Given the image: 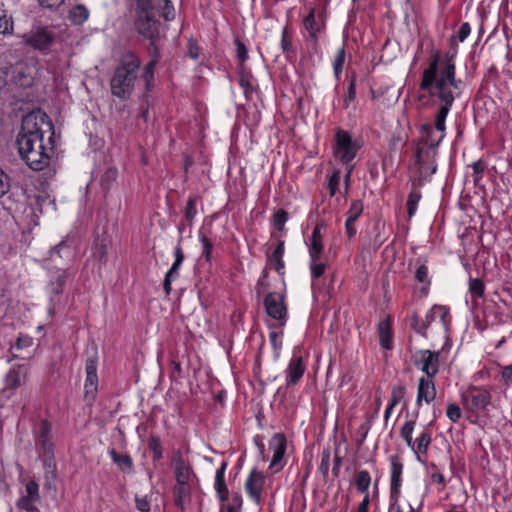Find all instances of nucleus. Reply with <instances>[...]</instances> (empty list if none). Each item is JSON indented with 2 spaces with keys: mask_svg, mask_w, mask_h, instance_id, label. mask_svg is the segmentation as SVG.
<instances>
[{
  "mask_svg": "<svg viewBox=\"0 0 512 512\" xmlns=\"http://www.w3.org/2000/svg\"><path fill=\"white\" fill-rule=\"evenodd\" d=\"M379 342L382 348L390 350L393 347L392 330L388 320H383L378 325Z\"/></svg>",
  "mask_w": 512,
  "mask_h": 512,
  "instance_id": "28",
  "label": "nucleus"
},
{
  "mask_svg": "<svg viewBox=\"0 0 512 512\" xmlns=\"http://www.w3.org/2000/svg\"><path fill=\"white\" fill-rule=\"evenodd\" d=\"M463 408L477 416L491 403L490 392L483 387L470 386L461 394Z\"/></svg>",
  "mask_w": 512,
  "mask_h": 512,
  "instance_id": "5",
  "label": "nucleus"
},
{
  "mask_svg": "<svg viewBox=\"0 0 512 512\" xmlns=\"http://www.w3.org/2000/svg\"><path fill=\"white\" fill-rule=\"evenodd\" d=\"M54 35L46 28H37L23 35V42L38 50L47 49L53 42Z\"/></svg>",
  "mask_w": 512,
  "mask_h": 512,
  "instance_id": "13",
  "label": "nucleus"
},
{
  "mask_svg": "<svg viewBox=\"0 0 512 512\" xmlns=\"http://www.w3.org/2000/svg\"><path fill=\"white\" fill-rule=\"evenodd\" d=\"M40 502L36 500H32L30 498H26L25 496L21 495V497L16 502V507L18 509L24 510L26 512H40L37 504Z\"/></svg>",
  "mask_w": 512,
  "mask_h": 512,
  "instance_id": "39",
  "label": "nucleus"
},
{
  "mask_svg": "<svg viewBox=\"0 0 512 512\" xmlns=\"http://www.w3.org/2000/svg\"><path fill=\"white\" fill-rule=\"evenodd\" d=\"M415 425L416 420L406 421L400 430V436L407 446L416 454V439L412 437Z\"/></svg>",
  "mask_w": 512,
  "mask_h": 512,
  "instance_id": "30",
  "label": "nucleus"
},
{
  "mask_svg": "<svg viewBox=\"0 0 512 512\" xmlns=\"http://www.w3.org/2000/svg\"><path fill=\"white\" fill-rule=\"evenodd\" d=\"M197 200H198L197 196H189L186 206H185L184 216L189 225H192L194 218L197 214V209H196Z\"/></svg>",
  "mask_w": 512,
  "mask_h": 512,
  "instance_id": "38",
  "label": "nucleus"
},
{
  "mask_svg": "<svg viewBox=\"0 0 512 512\" xmlns=\"http://www.w3.org/2000/svg\"><path fill=\"white\" fill-rule=\"evenodd\" d=\"M363 212V203L361 200H354L346 215L348 219L357 221Z\"/></svg>",
  "mask_w": 512,
  "mask_h": 512,
  "instance_id": "45",
  "label": "nucleus"
},
{
  "mask_svg": "<svg viewBox=\"0 0 512 512\" xmlns=\"http://www.w3.org/2000/svg\"><path fill=\"white\" fill-rule=\"evenodd\" d=\"M13 31V21L8 17L5 11L0 14V35L11 34Z\"/></svg>",
  "mask_w": 512,
  "mask_h": 512,
  "instance_id": "46",
  "label": "nucleus"
},
{
  "mask_svg": "<svg viewBox=\"0 0 512 512\" xmlns=\"http://www.w3.org/2000/svg\"><path fill=\"white\" fill-rule=\"evenodd\" d=\"M141 60L134 52L125 53L110 79V89L113 96L127 100L134 91L138 79Z\"/></svg>",
  "mask_w": 512,
  "mask_h": 512,
  "instance_id": "3",
  "label": "nucleus"
},
{
  "mask_svg": "<svg viewBox=\"0 0 512 512\" xmlns=\"http://www.w3.org/2000/svg\"><path fill=\"white\" fill-rule=\"evenodd\" d=\"M415 279L420 283L430 285V279L428 277V267L425 264L418 266L415 272Z\"/></svg>",
  "mask_w": 512,
  "mask_h": 512,
  "instance_id": "56",
  "label": "nucleus"
},
{
  "mask_svg": "<svg viewBox=\"0 0 512 512\" xmlns=\"http://www.w3.org/2000/svg\"><path fill=\"white\" fill-rule=\"evenodd\" d=\"M10 190V177L0 168V198Z\"/></svg>",
  "mask_w": 512,
  "mask_h": 512,
  "instance_id": "58",
  "label": "nucleus"
},
{
  "mask_svg": "<svg viewBox=\"0 0 512 512\" xmlns=\"http://www.w3.org/2000/svg\"><path fill=\"white\" fill-rule=\"evenodd\" d=\"M269 447L273 451L270 468L278 472L284 467L283 460L287 448L286 436L282 433H275L269 441Z\"/></svg>",
  "mask_w": 512,
  "mask_h": 512,
  "instance_id": "12",
  "label": "nucleus"
},
{
  "mask_svg": "<svg viewBox=\"0 0 512 512\" xmlns=\"http://www.w3.org/2000/svg\"><path fill=\"white\" fill-rule=\"evenodd\" d=\"M340 179H341V172L339 169H335L333 171L332 175L330 176L329 182H328L329 194L331 197H333L336 194L339 184H340Z\"/></svg>",
  "mask_w": 512,
  "mask_h": 512,
  "instance_id": "48",
  "label": "nucleus"
},
{
  "mask_svg": "<svg viewBox=\"0 0 512 512\" xmlns=\"http://www.w3.org/2000/svg\"><path fill=\"white\" fill-rule=\"evenodd\" d=\"M406 389L402 385L394 386L391 391L389 403L391 406H396L405 396Z\"/></svg>",
  "mask_w": 512,
  "mask_h": 512,
  "instance_id": "49",
  "label": "nucleus"
},
{
  "mask_svg": "<svg viewBox=\"0 0 512 512\" xmlns=\"http://www.w3.org/2000/svg\"><path fill=\"white\" fill-rule=\"evenodd\" d=\"M304 28L309 34V39L317 44L319 35L325 30V11L311 8L308 15L303 20Z\"/></svg>",
  "mask_w": 512,
  "mask_h": 512,
  "instance_id": "10",
  "label": "nucleus"
},
{
  "mask_svg": "<svg viewBox=\"0 0 512 512\" xmlns=\"http://www.w3.org/2000/svg\"><path fill=\"white\" fill-rule=\"evenodd\" d=\"M242 496L238 493L232 495L230 501L227 504H223L228 508H233L235 511L240 512L242 509Z\"/></svg>",
  "mask_w": 512,
  "mask_h": 512,
  "instance_id": "63",
  "label": "nucleus"
},
{
  "mask_svg": "<svg viewBox=\"0 0 512 512\" xmlns=\"http://www.w3.org/2000/svg\"><path fill=\"white\" fill-rule=\"evenodd\" d=\"M446 415L450 421L456 423L460 420L462 416V411L457 404L449 403L447 405Z\"/></svg>",
  "mask_w": 512,
  "mask_h": 512,
  "instance_id": "51",
  "label": "nucleus"
},
{
  "mask_svg": "<svg viewBox=\"0 0 512 512\" xmlns=\"http://www.w3.org/2000/svg\"><path fill=\"white\" fill-rule=\"evenodd\" d=\"M330 466V452L328 450L324 451L322 454V459L320 463V471L324 477L328 475Z\"/></svg>",
  "mask_w": 512,
  "mask_h": 512,
  "instance_id": "64",
  "label": "nucleus"
},
{
  "mask_svg": "<svg viewBox=\"0 0 512 512\" xmlns=\"http://www.w3.org/2000/svg\"><path fill=\"white\" fill-rule=\"evenodd\" d=\"M187 55L193 60H196L199 58L200 49L197 45V42L193 38H190L188 41Z\"/></svg>",
  "mask_w": 512,
  "mask_h": 512,
  "instance_id": "62",
  "label": "nucleus"
},
{
  "mask_svg": "<svg viewBox=\"0 0 512 512\" xmlns=\"http://www.w3.org/2000/svg\"><path fill=\"white\" fill-rule=\"evenodd\" d=\"M200 242L202 244V256L207 262H210L212 258L213 243L206 235L202 234L200 235Z\"/></svg>",
  "mask_w": 512,
  "mask_h": 512,
  "instance_id": "47",
  "label": "nucleus"
},
{
  "mask_svg": "<svg viewBox=\"0 0 512 512\" xmlns=\"http://www.w3.org/2000/svg\"><path fill=\"white\" fill-rule=\"evenodd\" d=\"M433 424L431 421L427 427H425L416 438V456L419 461L422 462V457H426L429 446L432 442V433L429 427Z\"/></svg>",
  "mask_w": 512,
  "mask_h": 512,
  "instance_id": "25",
  "label": "nucleus"
},
{
  "mask_svg": "<svg viewBox=\"0 0 512 512\" xmlns=\"http://www.w3.org/2000/svg\"><path fill=\"white\" fill-rule=\"evenodd\" d=\"M419 360L415 362L422 372L426 374V377L433 378L439 371V351L420 350Z\"/></svg>",
  "mask_w": 512,
  "mask_h": 512,
  "instance_id": "14",
  "label": "nucleus"
},
{
  "mask_svg": "<svg viewBox=\"0 0 512 512\" xmlns=\"http://www.w3.org/2000/svg\"><path fill=\"white\" fill-rule=\"evenodd\" d=\"M264 307L268 316L276 320L279 326H285L288 310L283 294L268 293L264 298Z\"/></svg>",
  "mask_w": 512,
  "mask_h": 512,
  "instance_id": "9",
  "label": "nucleus"
},
{
  "mask_svg": "<svg viewBox=\"0 0 512 512\" xmlns=\"http://www.w3.org/2000/svg\"><path fill=\"white\" fill-rule=\"evenodd\" d=\"M86 380H85V398L94 400L97 394L98 376H97V360L88 358L85 364Z\"/></svg>",
  "mask_w": 512,
  "mask_h": 512,
  "instance_id": "16",
  "label": "nucleus"
},
{
  "mask_svg": "<svg viewBox=\"0 0 512 512\" xmlns=\"http://www.w3.org/2000/svg\"><path fill=\"white\" fill-rule=\"evenodd\" d=\"M108 453L121 472L131 473L133 471V459L129 454H119L114 448L109 449Z\"/></svg>",
  "mask_w": 512,
  "mask_h": 512,
  "instance_id": "26",
  "label": "nucleus"
},
{
  "mask_svg": "<svg viewBox=\"0 0 512 512\" xmlns=\"http://www.w3.org/2000/svg\"><path fill=\"white\" fill-rule=\"evenodd\" d=\"M287 220H288V213L283 209H279L273 215V225L279 231H282L284 229V225L287 222Z\"/></svg>",
  "mask_w": 512,
  "mask_h": 512,
  "instance_id": "50",
  "label": "nucleus"
},
{
  "mask_svg": "<svg viewBox=\"0 0 512 512\" xmlns=\"http://www.w3.org/2000/svg\"><path fill=\"white\" fill-rule=\"evenodd\" d=\"M160 21L157 19L155 4L139 6L134 9L135 30L149 41L158 40L160 36Z\"/></svg>",
  "mask_w": 512,
  "mask_h": 512,
  "instance_id": "4",
  "label": "nucleus"
},
{
  "mask_svg": "<svg viewBox=\"0 0 512 512\" xmlns=\"http://www.w3.org/2000/svg\"><path fill=\"white\" fill-rule=\"evenodd\" d=\"M420 134L421 137L418 140L416 151L422 152V156L436 157L438 146L444 139L445 134L438 133L429 123L421 125Z\"/></svg>",
  "mask_w": 512,
  "mask_h": 512,
  "instance_id": "8",
  "label": "nucleus"
},
{
  "mask_svg": "<svg viewBox=\"0 0 512 512\" xmlns=\"http://www.w3.org/2000/svg\"><path fill=\"white\" fill-rule=\"evenodd\" d=\"M346 60V50H345V44L343 43L342 46L337 50L334 61H333V72L335 78L338 80L340 78V75L342 73L344 63Z\"/></svg>",
  "mask_w": 512,
  "mask_h": 512,
  "instance_id": "34",
  "label": "nucleus"
},
{
  "mask_svg": "<svg viewBox=\"0 0 512 512\" xmlns=\"http://www.w3.org/2000/svg\"><path fill=\"white\" fill-rule=\"evenodd\" d=\"M117 175L118 172L116 168H108L101 176V187L106 191L110 190L117 179Z\"/></svg>",
  "mask_w": 512,
  "mask_h": 512,
  "instance_id": "37",
  "label": "nucleus"
},
{
  "mask_svg": "<svg viewBox=\"0 0 512 512\" xmlns=\"http://www.w3.org/2000/svg\"><path fill=\"white\" fill-rule=\"evenodd\" d=\"M174 502L177 507L184 509L185 503L190 497V486L189 484H176L174 487Z\"/></svg>",
  "mask_w": 512,
  "mask_h": 512,
  "instance_id": "31",
  "label": "nucleus"
},
{
  "mask_svg": "<svg viewBox=\"0 0 512 512\" xmlns=\"http://www.w3.org/2000/svg\"><path fill=\"white\" fill-rule=\"evenodd\" d=\"M92 255L100 262L105 263L107 260V244L103 238H97L92 246Z\"/></svg>",
  "mask_w": 512,
  "mask_h": 512,
  "instance_id": "35",
  "label": "nucleus"
},
{
  "mask_svg": "<svg viewBox=\"0 0 512 512\" xmlns=\"http://www.w3.org/2000/svg\"><path fill=\"white\" fill-rule=\"evenodd\" d=\"M359 145L354 142L351 135L344 130H338L335 134L334 157L342 164L348 166L355 158Z\"/></svg>",
  "mask_w": 512,
  "mask_h": 512,
  "instance_id": "6",
  "label": "nucleus"
},
{
  "mask_svg": "<svg viewBox=\"0 0 512 512\" xmlns=\"http://www.w3.org/2000/svg\"><path fill=\"white\" fill-rule=\"evenodd\" d=\"M370 484L371 476L368 471L361 470L356 474L355 485L359 493L366 495V493H368Z\"/></svg>",
  "mask_w": 512,
  "mask_h": 512,
  "instance_id": "33",
  "label": "nucleus"
},
{
  "mask_svg": "<svg viewBox=\"0 0 512 512\" xmlns=\"http://www.w3.org/2000/svg\"><path fill=\"white\" fill-rule=\"evenodd\" d=\"M264 476L257 470H252L245 482V490L249 497L260 505L262 501L261 493L264 486Z\"/></svg>",
  "mask_w": 512,
  "mask_h": 512,
  "instance_id": "17",
  "label": "nucleus"
},
{
  "mask_svg": "<svg viewBox=\"0 0 512 512\" xmlns=\"http://www.w3.org/2000/svg\"><path fill=\"white\" fill-rule=\"evenodd\" d=\"M422 186L423 185H418L416 182L412 181V190L410 191L406 202L409 218H412L417 210L418 203L422 197L419 188Z\"/></svg>",
  "mask_w": 512,
  "mask_h": 512,
  "instance_id": "29",
  "label": "nucleus"
},
{
  "mask_svg": "<svg viewBox=\"0 0 512 512\" xmlns=\"http://www.w3.org/2000/svg\"><path fill=\"white\" fill-rule=\"evenodd\" d=\"M89 16L88 9L83 5L73 7L69 12V19L76 25L83 24Z\"/></svg>",
  "mask_w": 512,
  "mask_h": 512,
  "instance_id": "32",
  "label": "nucleus"
},
{
  "mask_svg": "<svg viewBox=\"0 0 512 512\" xmlns=\"http://www.w3.org/2000/svg\"><path fill=\"white\" fill-rule=\"evenodd\" d=\"M306 366L301 356H293L286 369V386L296 385L303 377Z\"/></svg>",
  "mask_w": 512,
  "mask_h": 512,
  "instance_id": "21",
  "label": "nucleus"
},
{
  "mask_svg": "<svg viewBox=\"0 0 512 512\" xmlns=\"http://www.w3.org/2000/svg\"><path fill=\"white\" fill-rule=\"evenodd\" d=\"M485 285L484 282L479 278H470L469 279V292L471 297L481 298L484 294Z\"/></svg>",
  "mask_w": 512,
  "mask_h": 512,
  "instance_id": "41",
  "label": "nucleus"
},
{
  "mask_svg": "<svg viewBox=\"0 0 512 512\" xmlns=\"http://www.w3.org/2000/svg\"><path fill=\"white\" fill-rule=\"evenodd\" d=\"M227 466V461H222L220 467L216 470L215 473L214 488L221 502L227 501L229 495V491L225 482V471Z\"/></svg>",
  "mask_w": 512,
  "mask_h": 512,
  "instance_id": "24",
  "label": "nucleus"
},
{
  "mask_svg": "<svg viewBox=\"0 0 512 512\" xmlns=\"http://www.w3.org/2000/svg\"><path fill=\"white\" fill-rule=\"evenodd\" d=\"M29 367L24 364L13 365L4 377V386L0 389V397L10 399L16 390L23 386L28 379Z\"/></svg>",
  "mask_w": 512,
  "mask_h": 512,
  "instance_id": "7",
  "label": "nucleus"
},
{
  "mask_svg": "<svg viewBox=\"0 0 512 512\" xmlns=\"http://www.w3.org/2000/svg\"><path fill=\"white\" fill-rule=\"evenodd\" d=\"M453 54H446L444 67L438 75V68L441 62V56L438 51H432L431 62L427 69L423 71L420 89L428 91L431 96H436L441 105L435 116L434 129L441 134H445V121L449 111L454 103L456 95L454 90H459L462 81L456 79V68L453 61Z\"/></svg>",
  "mask_w": 512,
  "mask_h": 512,
  "instance_id": "2",
  "label": "nucleus"
},
{
  "mask_svg": "<svg viewBox=\"0 0 512 512\" xmlns=\"http://www.w3.org/2000/svg\"><path fill=\"white\" fill-rule=\"evenodd\" d=\"M436 388L432 378L421 377L418 380L416 406L421 407L422 402L431 403L436 397Z\"/></svg>",
  "mask_w": 512,
  "mask_h": 512,
  "instance_id": "20",
  "label": "nucleus"
},
{
  "mask_svg": "<svg viewBox=\"0 0 512 512\" xmlns=\"http://www.w3.org/2000/svg\"><path fill=\"white\" fill-rule=\"evenodd\" d=\"M148 447L152 451L154 460H159L163 457V448L159 436H150L148 439Z\"/></svg>",
  "mask_w": 512,
  "mask_h": 512,
  "instance_id": "40",
  "label": "nucleus"
},
{
  "mask_svg": "<svg viewBox=\"0 0 512 512\" xmlns=\"http://www.w3.org/2000/svg\"><path fill=\"white\" fill-rule=\"evenodd\" d=\"M389 460L391 464L390 493H393L396 498L401 494L403 463L398 455H391Z\"/></svg>",
  "mask_w": 512,
  "mask_h": 512,
  "instance_id": "23",
  "label": "nucleus"
},
{
  "mask_svg": "<svg viewBox=\"0 0 512 512\" xmlns=\"http://www.w3.org/2000/svg\"><path fill=\"white\" fill-rule=\"evenodd\" d=\"M51 431V423L48 420H42L39 426V432L36 436V445L42 450V457L47 466H50L54 456Z\"/></svg>",
  "mask_w": 512,
  "mask_h": 512,
  "instance_id": "11",
  "label": "nucleus"
},
{
  "mask_svg": "<svg viewBox=\"0 0 512 512\" xmlns=\"http://www.w3.org/2000/svg\"><path fill=\"white\" fill-rule=\"evenodd\" d=\"M54 125L48 115L38 109L22 119L16 145L21 159L34 171H41L50 163L54 148Z\"/></svg>",
  "mask_w": 512,
  "mask_h": 512,
  "instance_id": "1",
  "label": "nucleus"
},
{
  "mask_svg": "<svg viewBox=\"0 0 512 512\" xmlns=\"http://www.w3.org/2000/svg\"><path fill=\"white\" fill-rule=\"evenodd\" d=\"M26 498H30L32 500H36L38 502L41 501L40 493H39V485L34 480H29L25 484V493L22 494Z\"/></svg>",
  "mask_w": 512,
  "mask_h": 512,
  "instance_id": "43",
  "label": "nucleus"
},
{
  "mask_svg": "<svg viewBox=\"0 0 512 512\" xmlns=\"http://www.w3.org/2000/svg\"><path fill=\"white\" fill-rule=\"evenodd\" d=\"M157 64L153 62H148L142 72V79L145 82L146 90L149 91L153 87L154 80V68Z\"/></svg>",
  "mask_w": 512,
  "mask_h": 512,
  "instance_id": "42",
  "label": "nucleus"
},
{
  "mask_svg": "<svg viewBox=\"0 0 512 512\" xmlns=\"http://www.w3.org/2000/svg\"><path fill=\"white\" fill-rule=\"evenodd\" d=\"M437 317L440 319L445 333H448L450 330L452 318L449 308L443 305H433L426 313L425 320H423V323L426 326V330Z\"/></svg>",
  "mask_w": 512,
  "mask_h": 512,
  "instance_id": "18",
  "label": "nucleus"
},
{
  "mask_svg": "<svg viewBox=\"0 0 512 512\" xmlns=\"http://www.w3.org/2000/svg\"><path fill=\"white\" fill-rule=\"evenodd\" d=\"M474 173V183L477 184L481 179L484 170L486 169V163L483 160H478L471 165Z\"/></svg>",
  "mask_w": 512,
  "mask_h": 512,
  "instance_id": "54",
  "label": "nucleus"
},
{
  "mask_svg": "<svg viewBox=\"0 0 512 512\" xmlns=\"http://www.w3.org/2000/svg\"><path fill=\"white\" fill-rule=\"evenodd\" d=\"M281 47H282L283 52L286 54L293 51L291 37L287 31V28H284L282 31Z\"/></svg>",
  "mask_w": 512,
  "mask_h": 512,
  "instance_id": "59",
  "label": "nucleus"
},
{
  "mask_svg": "<svg viewBox=\"0 0 512 512\" xmlns=\"http://www.w3.org/2000/svg\"><path fill=\"white\" fill-rule=\"evenodd\" d=\"M172 466L174 468L175 479L178 484H188L192 475L191 466L184 460L179 451L175 452L172 457Z\"/></svg>",
  "mask_w": 512,
  "mask_h": 512,
  "instance_id": "22",
  "label": "nucleus"
},
{
  "mask_svg": "<svg viewBox=\"0 0 512 512\" xmlns=\"http://www.w3.org/2000/svg\"><path fill=\"white\" fill-rule=\"evenodd\" d=\"M71 255L72 251L65 241L60 242L58 245L54 246L50 251L51 258H53L54 256H58L59 258H68Z\"/></svg>",
  "mask_w": 512,
  "mask_h": 512,
  "instance_id": "44",
  "label": "nucleus"
},
{
  "mask_svg": "<svg viewBox=\"0 0 512 512\" xmlns=\"http://www.w3.org/2000/svg\"><path fill=\"white\" fill-rule=\"evenodd\" d=\"M284 250V241L279 240L272 253L267 255L269 263L273 265V268L279 275H283V270L285 267L283 261Z\"/></svg>",
  "mask_w": 512,
  "mask_h": 512,
  "instance_id": "27",
  "label": "nucleus"
},
{
  "mask_svg": "<svg viewBox=\"0 0 512 512\" xmlns=\"http://www.w3.org/2000/svg\"><path fill=\"white\" fill-rule=\"evenodd\" d=\"M323 252V244L322 242H311L309 247V256L311 261H318Z\"/></svg>",
  "mask_w": 512,
  "mask_h": 512,
  "instance_id": "57",
  "label": "nucleus"
},
{
  "mask_svg": "<svg viewBox=\"0 0 512 512\" xmlns=\"http://www.w3.org/2000/svg\"><path fill=\"white\" fill-rule=\"evenodd\" d=\"M135 504L140 512H150V499L147 496H135Z\"/></svg>",
  "mask_w": 512,
  "mask_h": 512,
  "instance_id": "60",
  "label": "nucleus"
},
{
  "mask_svg": "<svg viewBox=\"0 0 512 512\" xmlns=\"http://www.w3.org/2000/svg\"><path fill=\"white\" fill-rule=\"evenodd\" d=\"M326 269V265L324 263H319L318 261H311L310 270H311V278L312 281L320 278Z\"/></svg>",
  "mask_w": 512,
  "mask_h": 512,
  "instance_id": "53",
  "label": "nucleus"
},
{
  "mask_svg": "<svg viewBox=\"0 0 512 512\" xmlns=\"http://www.w3.org/2000/svg\"><path fill=\"white\" fill-rule=\"evenodd\" d=\"M235 46L237 52V58L241 64H243L248 59V50L246 45L238 38L235 39Z\"/></svg>",
  "mask_w": 512,
  "mask_h": 512,
  "instance_id": "55",
  "label": "nucleus"
},
{
  "mask_svg": "<svg viewBox=\"0 0 512 512\" xmlns=\"http://www.w3.org/2000/svg\"><path fill=\"white\" fill-rule=\"evenodd\" d=\"M162 16L166 21H172L175 18V10L170 0H164Z\"/></svg>",
  "mask_w": 512,
  "mask_h": 512,
  "instance_id": "61",
  "label": "nucleus"
},
{
  "mask_svg": "<svg viewBox=\"0 0 512 512\" xmlns=\"http://www.w3.org/2000/svg\"><path fill=\"white\" fill-rule=\"evenodd\" d=\"M408 325L417 334L424 338H427L426 326L424 325L423 320L420 319L416 311H413L411 315L408 317Z\"/></svg>",
  "mask_w": 512,
  "mask_h": 512,
  "instance_id": "36",
  "label": "nucleus"
},
{
  "mask_svg": "<svg viewBox=\"0 0 512 512\" xmlns=\"http://www.w3.org/2000/svg\"><path fill=\"white\" fill-rule=\"evenodd\" d=\"M422 152L416 151V163L418 165V178L413 180L418 185H424L430 177L436 173L437 164L436 157L422 156Z\"/></svg>",
  "mask_w": 512,
  "mask_h": 512,
  "instance_id": "15",
  "label": "nucleus"
},
{
  "mask_svg": "<svg viewBox=\"0 0 512 512\" xmlns=\"http://www.w3.org/2000/svg\"><path fill=\"white\" fill-rule=\"evenodd\" d=\"M356 97V75L352 74L349 79L348 91L344 99L345 106H348L350 101H353Z\"/></svg>",
  "mask_w": 512,
  "mask_h": 512,
  "instance_id": "52",
  "label": "nucleus"
},
{
  "mask_svg": "<svg viewBox=\"0 0 512 512\" xmlns=\"http://www.w3.org/2000/svg\"><path fill=\"white\" fill-rule=\"evenodd\" d=\"M174 257H175L174 263L172 264V266L170 267V269L168 270V272L166 273L165 278H164L163 289H164L166 295L170 294V292L172 290L171 284L176 278H178L179 269H180V267L184 261V258H185V255H184V252L182 250L180 243H178V245L174 249Z\"/></svg>",
  "mask_w": 512,
  "mask_h": 512,
  "instance_id": "19",
  "label": "nucleus"
}]
</instances>
